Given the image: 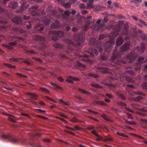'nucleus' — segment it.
<instances>
[{
  "mask_svg": "<svg viewBox=\"0 0 147 147\" xmlns=\"http://www.w3.org/2000/svg\"><path fill=\"white\" fill-rule=\"evenodd\" d=\"M47 47V46L46 45H43L42 47L39 48V50H42L43 48H46Z\"/></svg>",
  "mask_w": 147,
  "mask_h": 147,
  "instance_id": "obj_61",
  "label": "nucleus"
},
{
  "mask_svg": "<svg viewBox=\"0 0 147 147\" xmlns=\"http://www.w3.org/2000/svg\"><path fill=\"white\" fill-rule=\"evenodd\" d=\"M88 53L90 54L91 56L93 57L94 56V53L96 55H98V52L95 49H94L91 48L89 49V51H88Z\"/></svg>",
  "mask_w": 147,
  "mask_h": 147,
  "instance_id": "obj_11",
  "label": "nucleus"
},
{
  "mask_svg": "<svg viewBox=\"0 0 147 147\" xmlns=\"http://www.w3.org/2000/svg\"><path fill=\"white\" fill-rule=\"evenodd\" d=\"M80 59L81 60H82L84 62H86L87 61V59L85 58V57L88 58L89 55L86 54H85L84 56L82 55H80Z\"/></svg>",
  "mask_w": 147,
  "mask_h": 147,
  "instance_id": "obj_19",
  "label": "nucleus"
},
{
  "mask_svg": "<svg viewBox=\"0 0 147 147\" xmlns=\"http://www.w3.org/2000/svg\"><path fill=\"white\" fill-rule=\"evenodd\" d=\"M126 73L129 74L134 75V71L130 70H127L126 71Z\"/></svg>",
  "mask_w": 147,
  "mask_h": 147,
  "instance_id": "obj_37",
  "label": "nucleus"
},
{
  "mask_svg": "<svg viewBox=\"0 0 147 147\" xmlns=\"http://www.w3.org/2000/svg\"><path fill=\"white\" fill-rule=\"evenodd\" d=\"M82 35L80 34H77L74 36V39L77 42L78 45L80 46L81 42H83L84 40V39L82 38Z\"/></svg>",
  "mask_w": 147,
  "mask_h": 147,
  "instance_id": "obj_2",
  "label": "nucleus"
},
{
  "mask_svg": "<svg viewBox=\"0 0 147 147\" xmlns=\"http://www.w3.org/2000/svg\"><path fill=\"white\" fill-rule=\"evenodd\" d=\"M50 34L53 35V36L52 38V39L54 41H57L58 40V38H59L57 36H56L54 33H52L51 31L50 32Z\"/></svg>",
  "mask_w": 147,
  "mask_h": 147,
  "instance_id": "obj_27",
  "label": "nucleus"
},
{
  "mask_svg": "<svg viewBox=\"0 0 147 147\" xmlns=\"http://www.w3.org/2000/svg\"><path fill=\"white\" fill-rule=\"evenodd\" d=\"M117 104L119 106H126V105L123 102L121 101L118 102H117Z\"/></svg>",
  "mask_w": 147,
  "mask_h": 147,
  "instance_id": "obj_42",
  "label": "nucleus"
},
{
  "mask_svg": "<svg viewBox=\"0 0 147 147\" xmlns=\"http://www.w3.org/2000/svg\"><path fill=\"white\" fill-rule=\"evenodd\" d=\"M39 28V27L37 25L35 28V29L36 30H38L40 32H41L44 29V28L42 27H40L39 28Z\"/></svg>",
  "mask_w": 147,
  "mask_h": 147,
  "instance_id": "obj_26",
  "label": "nucleus"
},
{
  "mask_svg": "<svg viewBox=\"0 0 147 147\" xmlns=\"http://www.w3.org/2000/svg\"><path fill=\"white\" fill-rule=\"evenodd\" d=\"M23 18L24 20H29L30 18V17L29 16H27L24 15L23 16Z\"/></svg>",
  "mask_w": 147,
  "mask_h": 147,
  "instance_id": "obj_55",
  "label": "nucleus"
},
{
  "mask_svg": "<svg viewBox=\"0 0 147 147\" xmlns=\"http://www.w3.org/2000/svg\"><path fill=\"white\" fill-rule=\"evenodd\" d=\"M26 8V7L24 5H22L20 8V10L17 11V12L18 13H21Z\"/></svg>",
  "mask_w": 147,
  "mask_h": 147,
  "instance_id": "obj_22",
  "label": "nucleus"
},
{
  "mask_svg": "<svg viewBox=\"0 0 147 147\" xmlns=\"http://www.w3.org/2000/svg\"><path fill=\"white\" fill-rule=\"evenodd\" d=\"M138 55L134 52H132L129 53L127 55V57L131 62L133 61L138 57Z\"/></svg>",
  "mask_w": 147,
  "mask_h": 147,
  "instance_id": "obj_3",
  "label": "nucleus"
},
{
  "mask_svg": "<svg viewBox=\"0 0 147 147\" xmlns=\"http://www.w3.org/2000/svg\"><path fill=\"white\" fill-rule=\"evenodd\" d=\"M9 44L11 46H14L16 45L17 43L15 42H11L9 43Z\"/></svg>",
  "mask_w": 147,
  "mask_h": 147,
  "instance_id": "obj_54",
  "label": "nucleus"
},
{
  "mask_svg": "<svg viewBox=\"0 0 147 147\" xmlns=\"http://www.w3.org/2000/svg\"><path fill=\"white\" fill-rule=\"evenodd\" d=\"M65 28L66 31H67L70 30L71 29V28L70 26H66L65 27Z\"/></svg>",
  "mask_w": 147,
  "mask_h": 147,
  "instance_id": "obj_64",
  "label": "nucleus"
},
{
  "mask_svg": "<svg viewBox=\"0 0 147 147\" xmlns=\"http://www.w3.org/2000/svg\"><path fill=\"white\" fill-rule=\"evenodd\" d=\"M40 90L42 91L45 92L47 93H49V91L47 90V89L44 88H40Z\"/></svg>",
  "mask_w": 147,
  "mask_h": 147,
  "instance_id": "obj_39",
  "label": "nucleus"
},
{
  "mask_svg": "<svg viewBox=\"0 0 147 147\" xmlns=\"http://www.w3.org/2000/svg\"><path fill=\"white\" fill-rule=\"evenodd\" d=\"M84 21V18L83 17H81L77 19L76 21L78 23L81 25L82 24Z\"/></svg>",
  "mask_w": 147,
  "mask_h": 147,
  "instance_id": "obj_21",
  "label": "nucleus"
},
{
  "mask_svg": "<svg viewBox=\"0 0 147 147\" xmlns=\"http://www.w3.org/2000/svg\"><path fill=\"white\" fill-rule=\"evenodd\" d=\"M125 80L127 82L130 83L131 82L132 79L131 78L127 76H125Z\"/></svg>",
  "mask_w": 147,
  "mask_h": 147,
  "instance_id": "obj_41",
  "label": "nucleus"
},
{
  "mask_svg": "<svg viewBox=\"0 0 147 147\" xmlns=\"http://www.w3.org/2000/svg\"><path fill=\"white\" fill-rule=\"evenodd\" d=\"M91 85L92 86L94 87H95L96 88H100L102 89V87L100 86L98 84H96L94 82H92L91 83Z\"/></svg>",
  "mask_w": 147,
  "mask_h": 147,
  "instance_id": "obj_20",
  "label": "nucleus"
},
{
  "mask_svg": "<svg viewBox=\"0 0 147 147\" xmlns=\"http://www.w3.org/2000/svg\"><path fill=\"white\" fill-rule=\"evenodd\" d=\"M129 44L127 43H125L120 48V51L122 53L126 51L129 49Z\"/></svg>",
  "mask_w": 147,
  "mask_h": 147,
  "instance_id": "obj_5",
  "label": "nucleus"
},
{
  "mask_svg": "<svg viewBox=\"0 0 147 147\" xmlns=\"http://www.w3.org/2000/svg\"><path fill=\"white\" fill-rule=\"evenodd\" d=\"M96 68L97 70V71H99L100 73H106V71L107 70V69L106 68L102 67H100L97 66L96 67Z\"/></svg>",
  "mask_w": 147,
  "mask_h": 147,
  "instance_id": "obj_7",
  "label": "nucleus"
},
{
  "mask_svg": "<svg viewBox=\"0 0 147 147\" xmlns=\"http://www.w3.org/2000/svg\"><path fill=\"white\" fill-rule=\"evenodd\" d=\"M115 43L113 39H110L105 45V51L108 52L110 51L112 49L113 45Z\"/></svg>",
  "mask_w": 147,
  "mask_h": 147,
  "instance_id": "obj_1",
  "label": "nucleus"
},
{
  "mask_svg": "<svg viewBox=\"0 0 147 147\" xmlns=\"http://www.w3.org/2000/svg\"><path fill=\"white\" fill-rule=\"evenodd\" d=\"M79 29H78V28L76 27H73L72 29L71 30L74 32H76L78 31Z\"/></svg>",
  "mask_w": 147,
  "mask_h": 147,
  "instance_id": "obj_45",
  "label": "nucleus"
},
{
  "mask_svg": "<svg viewBox=\"0 0 147 147\" xmlns=\"http://www.w3.org/2000/svg\"><path fill=\"white\" fill-rule=\"evenodd\" d=\"M26 93V94H28L31 96L32 98L35 100H36L37 99V97L38 96L35 93L30 92H27Z\"/></svg>",
  "mask_w": 147,
  "mask_h": 147,
  "instance_id": "obj_15",
  "label": "nucleus"
},
{
  "mask_svg": "<svg viewBox=\"0 0 147 147\" xmlns=\"http://www.w3.org/2000/svg\"><path fill=\"white\" fill-rule=\"evenodd\" d=\"M35 38L37 41H45V38H44L37 35L35 36Z\"/></svg>",
  "mask_w": 147,
  "mask_h": 147,
  "instance_id": "obj_18",
  "label": "nucleus"
},
{
  "mask_svg": "<svg viewBox=\"0 0 147 147\" xmlns=\"http://www.w3.org/2000/svg\"><path fill=\"white\" fill-rule=\"evenodd\" d=\"M124 120L127 123L130 124V125H135L136 123L130 121H128L127 119H124Z\"/></svg>",
  "mask_w": 147,
  "mask_h": 147,
  "instance_id": "obj_33",
  "label": "nucleus"
},
{
  "mask_svg": "<svg viewBox=\"0 0 147 147\" xmlns=\"http://www.w3.org/2000/svg\"><path fill=\"white\" fill-rule=\"evenodd\" d=\"M140 69L141 68H140V67H138L135 68L134 70L135 71L138 72V73H139L140 71Z\"/></svg>",
  "mask_w": 147,
  "mask_h": 147,
  "instance_id": "obj_52",
  "label": "nucleus"
},
{
  "mask_svg": "<svg viewBox=\"0 0 147 147\" xmlns=\"http://www.w3.org/2000/svg\"><path fill=\"white\" fill-rule=\"evenodd\" d=\"M18 59H16L14 58H10L9 59V60L11 61H17Z\"/></svg>",
  "mask_w": 147,
  "mask_h": 147,
  "instance_id": "obj_56",
  "label": "nucleus"
},
{
  "mask_svg": "<svg viewBox=\"0 0 147 147\" xmlns=\"http://www.w3.org/2000/svg\"><path fill=\"white\" fill-rule=\"evenodd\" d=\"M45 98L46 99V100H50L51 101L55 103H57V102L55 100H54L52 98H50V97L48 96H45Z\"/></svg>",
  "mask_w": 147,
  "mask_h": 147,
  "instance_id": "obj_36",
  "label": "nucleus"
},
{
  "mask_svg": "<svg viewBox=\"0 0 147 147\" xmlns=\"http://www.w3.org/2000/svg\"><path fill=\"white\" fill-rule=\"evenodd\" d=\"M78 90L79 91L83 93L87 94H90V93H89L88 91L85 90L84 89H82L80 88H78Z\"/></svg>",
  "mask_w": 147,
  "mask_h": 147,
  "instance_id": "obj_30",
  "label": "nucleus"
},
{
  "mask_svg": "<svg viewBox=\"0 0 147 147\" xmlns=\"http://www.w3.org/2000/svg\"><path fill=\"white\" fill-rule=\"evenodd\" d=\"M135 94L138 95H140L143 96H144L145 95V94L144 93H143L141 91L137 92H136V93Z\"/></svg>",
  "mask_w": 147,
  "mask_h": 147,
  "instance_id": "obj_43",
  "label": "nucleus"
},
{
  "mask_svg": "<svg viewBox=\"0 0 147 147\" xmlns=\"http://www.w3.org/2000/svg\"><path fill=\"white\" fill-rule=\"evenodd\" d=\"M71 121L73 122H76L78 121V119L75 117H72L71 119Z\"/></svg>",
  "mask_w": 147,
  "mask_h": 147,
  "instance_id": "obj_40",
  "label": "nucleus"
},
{
  "mask_svg": "<svg viewBox=\"0 0 147 147\" xmlns=\"http://www.w3.org/2000/svg\"><path fill=\"white\" fill-rule=\"evenodd\" d=\"M97 42V41L95 38H93L91 39L90 41L91 44L95 46Z\"/></svg>",
  "mask_w": 147,
  "mask_h": 147,
  "instance_id": "obj_28",
  "label": "nucleus"
},
{
  "mask_svg": "<svg viewBox=\"0 0 147 147\" xmlns=\"http://www.w3.org/2000/svg\"><path fill=\"white\" fill-rule=\"evenodd\" d=\"M141 85L143 89L144 90L147 89V82L143 83Z\"/></svg>",
  "mask_w": 147,
  "mask_h": 147,
  "instance_id": "obj_34",
  "label": "nucleus"
},
{
  "mask_svg": "<svg viewBox=\"0 0 147 147\" xmlns=\"http://www.w3.org/2000/svg\"><path fill=\"white\" fill-rule=\"evenodd\" d=\"M127 114L128 115V118L130 119H133V117L132 116V115L131 114H130V113H127Z\"/></svg>",
  "mask_w": 147,
  "mask_h": 147,
  "instance_id": "obj_59",
  "label": "nucleus"
},
{
  "mask_svg": "<svg viewBox=\"0 0 147 147\" xmlns=\"http://www.w3.org/2000/svg\"><path fill=\"white\" fill-rule=\"evenodd\" d=\"M123 42V38L119 37L117 38L116 44L117 45L119 46L122 44Z\"/></svg>",
  "mask_w": 147,
  "mask_h": 147,
  "instance_id": "obj_17",
  "label": "nucleus"
},
{
  "mask_svg": "<svg viewBox=\"0 0 147 147\" xmlns=\"http://www.w3.org/2000/svg\"><path fill=\"white\" fill-rule=\"evenodd\" d=\"M16 74L18 76H19L20 77H23L26 78H27V76H26L25 75H24L23 74H20V73H16Z\"/></svg>",
  "mask_w": 147,
  "mask_h": 147,
  "instance_id": "obj_53",
  "label": "nucleus"
},
{
  "mask_svg": "<svg viewBox=\"0 0 147 147\" xmlns=\"http://www.w3.org/2000/svg\"><path fill=\"white\" fill-rule=\"evenodd\" d=\"M137 48L138 51H140L141 52H143L145 50V46L144 44L142 43L140 47H137Z\"/></svg>",
  "mask_w": 147,
  "mask_h": 147,
  "instance_id": "obj_16",
  "label": "nucleus"
},
{
  "mask_svg": "<svg viewBox=\"0 0 147 147\" xmlns=\"http://www.w3.org/2000/svg\"><path fill=\"white\" fill-rule=\"evenodd\" d=\"M53 47L55 48L59 49L62 48L63 46L60 44L58 43H56L53 45Z\"/></svg>",
  "mask_w": 147,
  "mask_h": 147,
  "instance_id": "obj_24",
  "label": "nucleus"
},
{
  "mask_svg": "<svg viewBox=\"0 0 147 147\" xmlns=\"http://www.w3.org/2000/svg\"><path fill=\"white\" fill-rule=\"evenodd\" d=\"M51 84L55 86V87H57V88H58L61 89V90H63V89L62 88H61V87L59 86H58L56 84H55L53 83H51Z\"/></svg>",
  "mask_w": 147,
  "mask_h": 147,
  "instance_id": "obj_46",
  "label": "nucleus"
},
{
  "mask_svg": "<svg viewBox=\"0 0 147 147\" xmlns=\"http://www.w3.org/2000/svg\"><path fill=\"white\" fill-rule=\"evenodd\" d=\"M18 3L16 2H12L9 4L8 7L12 9H15L18 6Z\"/></svg>",
  "mask_w": 147,
  "mask_h": 147,
  "instance_id": "obj_9",
  "label": "nucleus"
},
{
  "mask_svg": "<svg viewBox=\"0 0 147 147\" xmlns=\"http://www.w3.org/2000/svg\"><path fill=\"white\" fill-rule=\"evenodd\" d=\"M39 7V6L38 5L32 6L30 7V9H37Z\"/></svg>",
  "mask_w": 147,
  "mask_h": 147,
  "instance_id": "obj_50",
  "label": "nucleus"
},
{
  "mask_svg": "<svg viewBox=\"0 0 147 147\" xmlns=\"http://www.w3.org/2000/svg\"><path fill=\"white\" fill-rule=\"evenodd\" d=\"M91 22H90L89 21H87L86 22V24L83 28V30L84 31H87L88 30V29L90 28L89 26Z\"/></svg>",
  "mask_w": 147,
  "mask_h": 147,
  "instance_id": "obj_14",
  "label": "nucleus"
},
{
  "mask_svg": "<svg viewBox=\"0 0 147 147\" xmlns=\"http://www.w3.org/2000/svg\"><path fill=\"white\" fill-rule=\"evenodd\" d=\"M138 33L139 34L142 40L147 41V35L144 34L142 31L139 30Z\"/></svg>",
  "mask_w": 147,
  "mask_h": 147,
  "instance_id": "obj_10",
  "label": "nucleus"
},
{
  "mask_svg": "<svg viewBox=\"0 0 147 147\" xmlns=\"http://www.w3.org/2000/svg\"><path fill=\"white\" fill-rule=\"evenodd\" d=\"M60 4L66 9H68L71 7L70 6L71 4L69 2H67L65 3L64 1H62L61 3H60Z\"/></svg>",
  "mask_w": 147,
  "mask_h": 147,
  "instance_id": "obj_13",
  "label": "nucleus"
},
{
  "mask_svg": "<svg viewBox=\"0 0 147 147\" xmlns=\"http://www.w3.org/2000/svg\"><path fill=\"white\" fill-rule=\"evenodd\" d=\"M22 18L19 17H15L12 19V21L13 22L20 25L22 24Z\"/></svg>",
  "mask_w": 147,
  "mask_h": 147,
  "instance_id": "obj_4",
  "label": "nucleus"
},
{
  "mask_svg": "<svg viewBox=\"0 0 147 147\" xmlns=\"http://www.w3.org/2000/svg\"><path fill=\"white\" fill-rule=\"evenodd\" d=\"M106 96L110 98H113L112 95L108 93H106Z\"/></svg>",
  "mask_w": 147,
  "mask_h": 147,
  "instance_id": "obj_63",
  "label": "nucleus"
},
{
  "mask_svg": "<svg viewBox=\"0 0 147 147\" xmlns=\"http://www.w3.org/2000/svg\"><path fill=\"white\" fill-rule=\"evenodd\" d=\"M69 78L71 79H72L75 81H77L79 80V79L77 78L73 77L72 76H69Z\"/></svg>",
  "mask_w": 147,
  "mask_h": 147,
  "instance_id": "obj_47",
  "label": "nucleus"
},
{
  "mask_svg": "<svg viewBox=\"0 0 147 147\" xmlns=\"http://www.w3.org/2000/svg\"><path fill=\"white\" fill-rule=\"evenodd\" d=\"M139 20L140 22L143 25L145 26H146L147 27V24H146V23L143 20L139 19Z\"/></svg>",
  "mask_w": 147,
  "mask_h": 147,
  "instance_id": "obj_58",
  "label": "nucleus"
},
{
  "mask_svg": "<svg viewBox=\"0 0 147 147\" xmlns=\"http://www.w3.org/2000/svg\"><path fill=\"white\" fill-rule=\"evenodd\" d=\"M102 140L104 141L105 142L108 141H112V139L110 138H109L107 136L105 137L104 138H103Z\"/></svg>",
  "mask_w": 147,
  "mask_h": 147,
  "instance_id": "obj_31",
  "label": "nucleus"
},
{
  "mask_svg": "<svg viewBox=\"0 0 147 147\" xmlns=\"http://www.w3.org/2000/svg\"><path fill=\"white\" fill-rule=\"evenodd\" d=\"M2 137L3 138L6 139L9 138L10 137V136L8 135H5L3 134L2 135Z\"/></svg>",
  "mask_w": 147,
  "mask_h": 147,
  "instance_id": "obj_44",
  "label": "nucleus"
},
{
  "mask_svg": "<svg viewBox=\"0 0 147 147\" xmlns=\"http://www.w3.org/2000/svg\"><path fill=\"white\" fill-rule=\"evenodd\" d=\"M10 140L11 142L14 143H16L18 141V140L17 139L14 138L10 139Z\"/></svg>",
  "mask_w": 147,
  "mask_h": 147,
  "instance_id": "obj_32",
  "label": "nucleus"
},
{
  "mask_svg": "<svg viewBox=\"0 0 147 147\" xmlns=\"http://www.w3.org/2000/svg\"><path fill=\"white\" fill-rule=\"evenodd\" d=\"M95 104L97 105H105L106 104L104 102L102 101H96L94 102Z\"/></svg>",
  "mask_w": 147,
  "mask_h": 147,
  "instance_id": "obj_25",
  "label": "nucleus"
},
{
  "mask_svg": "<svg viewBox=\"0 0 147 147\" xmlns=\"http://www.w3.org/2000/svg\"><path fill=\"white\" fill-rule=\"evenodd\" d=\"M125 109L127 111H128L129 112H131L132 113H134V111H133L131 109H130V108H127V107H125Z\"/></svg>",
  "mask_w": 147,
  "mask_h": 147,
  "instance_id": "obj_57",
  "label": "nucleus"
},
{
  "mask_svg": "<svg viewBox=\"0 0 147 147\" xmlns=\"http://www.w3.org/2000/svg\"><path fill=\"white\" fill-rule=\"evenodd\" d=\"M52 33H54L56 36H57L59 38L62 37L64 34L63 33L62 31L56 32L51 31Z\"/></svg>",
  "mask_w": 147,
  "mask_h": 147,
  "instance_id": "obj_12",
  "label": "nucleus"
},
{
  "mask_svg": "<svg viewBox=\"0 0 147 147\" xmlns=\"http://www.w3.org/2000/svg\"><path fill=\"white\" fill-rule=\"evenodd\" d=\"M59 22L57 20H55V21L52 23L51 25V27L52 29H56L57 28L59 27Z\"/></svg>",
  "mask_w": 147,
  "mask_h": 147,
  "instance_id": "obj_8",
  "label": "nucleus"
},
{
  "mask_svg": "<svg viewBox=\"0 0 147 147\" xmlns=\"http://www.w3.org/2000/svg\"><path fill=\"white\" fill-rule=\"evenodd\" d=\"M77 65L79 67H81L82 68H85L86 67L85 65L80 62H78L77 63Z\"/></svg>",
  "mask_w": 147,
  "mask_h": 147,
  "instance_id": "obj_35",
  "label": "nucleus"
},
{
  "mask_svg": "<svg viewBox=\"0 0 147 147\" xmlns=\"http://www.w3.org/2000/svg\"><path fill=\"white\" fill-rule=\"evenodd\" d=\"M143 98V97L140 96H138L133 99V100L135 102H139L140 100Z\"/></svg>",
  "mask_w": 147,
  "mask_h": 147,
  "instance_id": "obj_23",
  "label": "nucleus"
},
{
  "mask_svg": "<svg viewBox=\"0 0 147 147\" xmlns=\"http://www.w3.org/2000/svg\"><path fill=\"white\" fill-rule=\"evenodd\" d=\"M117 18L119 19H124L125 18V17L123 16L122 15L120 14L118 15Z\"/></svg>",
  "mask_w": 147,
  "mask_h": 147,
  "instance_id": "obj_60",
  "label": "nucleus"
},
{
  "mask_svg": "<svg viewBox=\"0 0 147 147\" xmlns=\"http://www.w3.org/2000/svg\"><path fill=\"white\" fill-rule=\"evenodd\" d=\"M117 134L120 136L124 137L126 138L128 137V136H127L125 134L123 133H121L119 132H117Z\"/></svg>",
  "mask_w": 147,
  "mask_h": 147,
  "instance_id": "obj_38",
  "label": "nucleus"
},
{
  "mask_svg": "<svg viewBox=\"0 0 147 147\" xmlns=\"http://www.w3.org/2000/svg\"><path fill=\"white\" fill-rule=\"evenodd\" d=\"M101 60L103 61L107 59L108 57L104 54H102L101 55Z\"/></svg>",
  "mask_w": 147,
  "mask_h": 147,
  "instance_id": "obj_29",
  "label": "nucleus"
},
{
  "mask_svg": "<svg viewBox=\"0 0 147 147\" xmlns=\"http://www.w3.org/2000/svg\"><path fill=\"white\" fill-rule=\"evenodd\" d=\"M120 55V54L118 52L115 51L113 53V56L110 58L111 61L113 62L116 59L118 58Z\"/></svg>",
  "mask_w": 147,
  "mask_h": 147,
  "instance_id": "obj_6",
  "label": "nucleus"
},
{
  "mask_svg": "<svg viewBox=\"0 0 147 147\" xmlns=\"http://www.w3.org/2000/svg\"><path fill=\"white\" fill-rule=\"evenodd\" d=\"M119 96L121 97L122 100H125L126 99V97L124 95L121 94H119Z\"/></svg>",
  "mask_w": 147,
  "mask_h": 147,
  "instance_id": "obj_51",
  "label": "nucleus"
},
{
  "mask_svg": "<svg viewBox=\"0 0 147 147\" xmlns=\"http://www.w3.org/2000/svg\"><path fill=\"white\" fill-rule=\"evenodd\" d=\"M64 14L67 16H69L70 15V13L69 11H66L64 12Z\"/></svg>",
  "mask_w": 147,
  "mask_h": 147,
  "instance_id": "obj_62",
  "label": "nucleus"
},
{
  "mask_svg": "<svg viewBox=\"0 0 147 147\" xmlns=\"http://www.w3.org/2000/svg\"><path fill=\"white\" fill-rule=\"evenodd\" d=\"M79 7L80 9H84L86 8L84 4L83 3L80 4L79 5Z\"/></svg>",
  "mask_w": 147,
  "mask_h": 147,
  "instance_id": "obj_49",
  "label": "nucleus"
},
{
  "mask_svg": "<svg viewBox=\"0 0 147 147\" xmlns=\"http://www.w3.org/2000/svg\"><path fill=\"white\" fill-rule=\"evenodd\" d=\"M144 59V57H139L138 58V61L140 63H141L143 62Z\"/></svg>",
  "mask_w": 147,
  "mask_h": 147,
  "instance_id": "obj_48",
  "label": "nucleus"
}]
</instances>
